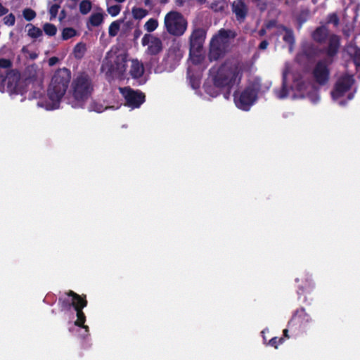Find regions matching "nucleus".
Here are the masks:
<instances>
[{
    "label": "nucleus",
    "mask_w": 360,
    "mask_h": 360,
    "mask_svg": "<svg viewBox=\"0 0 360 360\" xmlns=\"http://www.w3.org/2000/svg\"><path fill=\"white\" fill-rule=\"evenodd\" d=\"M275 95L279 99L308 98L314 103L320 98L317 89L288 64L285 65L283 71L282 86L275 90Z\"/></svg>",
    "instance_id": "1"
},
{
    "label": "nucleus",
    "mask_w": 360,
    "mask_h": 360,
    "mask_svg": "<svg viewBox=\"0 0 360 360\" xmlns=\"http://www.w3.org/2000/svg\"><path fill=\"white\" fill-rule=\"evenodd\" d=\"M212 84H205V91L211 97H216L224 89H230L239 84L241 79V69L233 61H227L220 67H214L210 70Z\"/></svg>",
    "instance_id": "2"
},
{
    "label": "nucleus",
    "mask_w": 360,
    "mask_h": 360,
    "mask_svg": "<svg viewBox=\"0 0 360 360\" xmlns=\"http://www.w3.org/2000/svg\"><path fill=\"white\" fill-rule=\"evenodd\" d=\"M70 79V72L68 69L58 70L51 79L46 96L37 102V106L46 110L58 108L68 89Z\"/></svg>",
    "instance_id": "3"
},
{
    "label": "nucleus",
    "mask_w": 360,
    "mask_h": 360,
    "mask_svg": "<svg viewBox=\"0 0 360 360\" xmlns=\"http://www.w3.org/2000/svg\"><path fill=\"white\" fill-rule=\"evenodd\" d=\"M11 62L7 59H0V91H6L12 98L20 96L19 101H23L26 96L27 83L20 79V75L14 71H9Z\"/></svg>",
    "instance_id": "4"
},
{
    "label": "nucleus",
    "mask_w": 360,
    "mask_h": 360,
    "mask_svg": "<svg viewBox=\"0 0 360 360\" xmlns=\"http://www.w3.org/2000/svg\"><path fill=\"white\" fill-rule=\"evenodd\" d=\"M68 295L70 302L77 312V320L70 327V331L80 338H86L89 335V327L84 325L86 316L82 309L86 306V300L73 292H70Z\"/></svg>",
    "instance_id": "5"
},
{
    "label": "nucleus",
    "mask_w": 360,
    "mask_h": 360,
    "mask_svg": "<svg viewBox=\"0 0 360 360\" xmlns=\"http://www.w3.org/2000/svg\"><path fill=\"white\" fill-rule=\"evenodd\" d=\"M127 62V56L125 53L117 54L112 49L107 53L103 61L101 70L106 75L122 77L126 72Z\"/></svg>",
    "instance_id": "6"
},
{
    "label": "nucleus",
    "mask_w": 360,
    "mask_h": 360,
    "mask_svg": "<svg viewBox=\"0 0 360 360\" xmlns=\"http://www.w3.org/2000/svg\"><path fill=\"white\" fill-rule=\"evenodd\" d=\"M92 88L87 77L81 75L72 83V96L69 99V103L72 108H83L89 100Z\"/></svg>",
    "instance_id": "7"
},
{
    "label": "nucleus",
    "mask_w": 360,
    "mask_h": 360,
    "mask_svg": "<svg viewBox=\"0 0 360 360\" xmlns=\"http://www.w3.org/2000/svg\"><path fill=\"white\" fill-rule=\"evenodd\" d=\"M354 79L352 75H343L336 81L331 91V97L334 102L338 105H345L353 98L354 91L353 85Z\"/></svg>",
    "instance_id": "8"
},
{
    "label": "nucleus",
    "mask_w": 360,
    "mask_h": 360,
    "mask_svg": "<svg viewBox=\"0 0 360 360\" xmlns=\"http://www.w3.org/2000/svg\"><path fill=\"white\" fill-rule=\"evenodd\" d=\"M164 27L167 32L174 37H181L187 30L188 22L179 12L172 11L164 18Z\"/></svg>",
    "instance_id": "9"
},
{
    "label": "nucleus",
    "mask_w": 360,
    "mask_h": 360,
    "mask_svg": "<svg viewBox=\"0 0 360 360\" xmlns=\"http://www.w3.org/2000/svg\"><path fill=\"white\" fill-rule=\"evenodd\" d=\"M236 37V33L232 30H221L215 35L210 42V59L217 60L220 57L230 42V40Z\"/></svg>",
    "instance_id": "10"
},
{
    "label": "nucleus",
    "mask_w": 360,
    "mask_h": 360,
    "mask_svg": "<svg viewBox=\"0 0 360 360\" xmlns=\"http://www.w3.org/2000/svg\"><path fill=\"white\" fill-rule=\"evenodd\" d=\"M205 32L202 28H193L190 37V59L195 64L200 63L204 58L202 46Z\"/></svg>",
    "instance_id": "11"
},
{
    "label": "nucleus",
    "mask_w": 360,
    "mask_h": 360,
    "mask_svg": "<svg viewBox=\"0 0 360 360\" xmlns=\"http://www.w3.org/2000/svg\"><path fill=\"white\" fill-rule=\"evenodd\" d=\"M257 99V89L255 86H248L241 91L234 94V103L240 110L248 111Z\"/></svg>",
    "instance_id": "12"
},
{
    "label": "nucleus",
    "mask_w": 360,
    "mask_h": 360,
    "mask_svg": "<svg viewBox=\"0 0 360 360\" xmlns=\"http://www.w3.org/2000/svg\"><path fill=\"white\" fill-rule=\"evenodd\" d=\"M141 45L146 47V54L151 56L158 55L163 49L162 39L153 34H145L141 39Z\"/></svg>",
    "instance_id": "13"
},
{
    "label": "nucleus",
    "mask_w": 360,
    "mask_h": 360,
    "mask_svg": "<svg viewBox=\"0 0 360 360\" xmlns=\"http://www.w3.org/2000/svg\"><path fill=\"white\" fill-rule=\"evenodd\" d=\"M126 101V105L131 109L138 108L145 101V95L141 91H134L130 88H120Z\"/></svg>",
    "instance_id": "14"
},
{
    "label": "nucleus",
    "mask_w": 360,
    "mask_h": 360,
    "mask_svg": "<svg viewBox=\"0 0 360 360\" xmlns=\"http://www.w3.org/2000/svg\"><path fill=\"white\" fill-rule=\"evenodd\" d=\"M314 77L318 83L323 84L328 82L329 72L326 64L319 63L314 71Z\"/></svg>",
    "instance_id": "15"
},
{
    "label": "nucleus",
    "mask_w": 360,
    "mask_h": 360,
    "mask_svg": "<svg viewBox=\"0 0 360 360\" xmlns=\"http://www.w3.org/2000/svg\"><path fill=\"white\" fill-rule=\"evenodd\" d=\"M104 13L101 8H98L96 11L93 12L86 22L88 29L94 27H98L103 22Z\"/></svg>",
    "instance_id": "16"
},
{
    "label": "nucleus",
    "mask_w": 360,
    "mask_h": 360,
    "mask_svg": "<svg viewBox=\"0 0 360 360\" xmlns=\"http://www.w3.org/2000/svg\"><path fill=\"white\" fill-rule=\"evenodd\" d=\"M130 62L129 74L134 79H140L144 72V67L141 62L137 59H133Z\"/></svg>",
    "instance_id": "17"
},
{
    "label": "nucleus",
    "mask_w": 360,
    "mask_h": 360,
    "mask_svg": "<svg viewBox=\"0 0 360 360\" xmlns=\"http://www.w3.org/2000/svg\"><path fill=\"white\" fill-rule=\"evenodd\" d=\"M233 11L238 20H243L247 13V8L243 1H237L233 4Z\"/></svg>",
    "instance_id": "18"
},
{
    "label": "nucleus",
    "mask_w": 360,
    "mask_h": 360,
    "mask_svg": "<svg viewBox=\"0 0 360 360\" xmlns=\"http://www.w3.org/2000/svg\"><path fill=\"white\" fill-rule=\"evenodd\" d=\"M339 37L336 35H331L329 39V46L327 54L329 57L333 56L338 52L339 47Z\"/></svg>",
    "instance_id": "19"
},
{
    "label": "nucleus",
    "mask_w": 360,
    "mask_h": 360,
    "mask_svg": "<svg viewBox=\"0 0 360 360\" xmlns=\"http://www.w3.org/2000/svg\"><path fill=\"white\" fill-rule=\"evenodd\" d=\"M294 319L297 321L302 324L309 323L311 321L310 316L305 311L304 309H300L297 311Z\"/></svg>",
    "instance_id": "20"
},
{
    "label": "nucleus",
    "mask_w": 360,
    "mask_h": 360,
    "mask_svg": "<svg viewBox=\"0 0 360 360\" xmlns=\"http://www.w3.org/2000/svg\"><path fill=\"white\" fill-rule=\"evenodd\" d=\"M148 11L139 6H134L131 9V15L135 20H141L147 16Z\"/></svg>",
    "instance_id": "21"
},
{
    "label": "nucleus",
    "mask_w": 360,
    "mask_h": 360,
    "mask_svg": "<svg viewBox=\"0 0 360 360\" xmlns=\"http://www.w3.org/2000/svg\"><path fill=\"white\" fill-rule=\"evenodd\" d=\"M328 34V30L326 27L322 26L318 27L313 33V38L317 41H322L326 37Z\"/></svg>",
    "instance_id": "22"
},
{
    "label": "nucleus",
    "mask_w": 360,
    "mask_h": 360,
    "mask_svg": "<svg viewBox=\"0 0 360 360\" xmlns=\"http://www.w3.org/2000/svg\"><path fill=\"white\" fill-rule=\"evenodd\" d=\"M281 34L283 35V40L290 45V51L292 50V45L294 43V37L291 30L282 27Z\"/></svg>",
    "instance_id": "23"
},
{
    "label": "nucleus",
    "mask_w": 360,
    "mask_h": 360,
    "mask_svg": "<svg viewBox=\"0 0 360 360\" xmlns=\"http://www.w3.org/2000/svg\"><path fill=\"white\" fill-rule=\"evenodd\" d=\"M159 23L157 19L150 18L144 24L143 28L147 31L148 34H151L158 27Z\"/></svg>",
    "instance_id": "24"
},
{
    "label": "nucleus",
    "mask_w": 360,
    "mask_h": 360,
    "mask_svg": "<svg viewBox=\"0 0 360 360\" xmlns=\"http://www.w3.org/2000/svg\"><path fill=\"white\" fill-rule=\"evenodd\" d=\"M86 44L84 43H78L74 49V54L76 58H81L85 53Z\"/></svg>",
    "instance_id": "25"
},
{
    "label": "nucleus",
    "mask_w": 360,
    "mask_h": 360,
    "mask_svg": "<svg viewBox=\"0 0 360 360\" xmlns=\"http://www.w3.org/2000/svg\"><path fill=\"white\" fill-rule=\"evenodd\" d=\"M121 8L120 5H109L108 1L107 2V11L112 17L117 16L120 13Z\"/></svg>",
    "instance_id": "26"
},
{
    "label": "nucleus",
    "mask_w": 360,
    "mask_h": 360,
    "mask_svg": "<svg viewBox=\"0 0 360 360\" xmlns=\"http://www.w3.org/2000/svg\"><path fill=\"white\" fill-rule=\"evenodd\" d=\"M91 9V3L89 0H83L79 4V11L82 14H87Z\"/></svg>",
    "instance_id": "27"
},
{
    "label": "nucleus",
    "mask_w": 360,
    "mask_h": 360,
    "mask_svg": "<svg viewBox=\"0 0 360 360\" xmlns=\"http://www.w3.org/2000/svg\"><path fill=\"white\" fill-rule=\"evenodd\" d=\"M120 28V23L118 21L112 22L109 26V35L111 37H115L117 34Z\"/></svg>",
    "instance_id": "28"
},
{
    "label": "nucleus",
    "mask_w": 360,
    "mask_h": 360,
    "mask_svg": "<svg viewBox=\"0 0 360 360\" xmlns=\"http://www.w3.org/2000/svg\"><path fill=\"white\" fill-rule=\"evenodd\" d=\"M76 30L71 27L64 28L62 31V38L64 40L70 39L76 35Z\"/></svg>",
    "instance_id": "29"
},
{
    "label": "nucleus",
    "mask_w": 360,
    "mask_h": 360,
    "mask_svg": "<svg viewBox=\"0 0 360 360\" xmlns=\"http://www.w3.org/2000/svg\"><path fill=\"white\" fill-rule=\"evenodd\" d=\"M43 29L44 32L49 36H54L57 32L56 27L50 23L44 24Z\"/></svg>",
    "instance_id": "30"
},
{
    "label": "nucleus",
    "mask_w": 360,
    "mask_h": 360,
    "mask_svg": "<svg viewBox=\"0 0 360 360\" xmlns=\"http://www.w3.org/2000/svg\"><path fill=\"white\" fill-rule=\"evenodd\" d=\"M28 34L32 38H37L42 34V32L39 28L30 25L28 29Z\"/></svg>",
    "instance_id": "31"
},
{
    "label": "nucleus",
    "mask_w": 360,
    "mask_h": 360,
    "mask_svg": "<svg viewBox=\"0 0 360 360\" xmlns=\"http://www.w3.org/2000/svg\"><path fill=\"white\" fill-rule=\"evenodd\" d=\"M110 107L108 106H103L101 104H98L96 103H93L91 106L89 107V110L91 111H95V112H103L105 110L109 108Z\"/></svg>",
    "instance_id": "32"
},
{
    "label": "nucleus",
    "mask_w": 360,
    "mask_h": 360,
    "mask_svg": "<svg viewBox=\"0 0 360 360\" xmlns=\"http://www.w3.org/2000/svg\"><path fill=\"white\" fill-rule=\"evenodd\" d=\"M22 15H23V17L27 20H32V19H34L36 16V13L35 12L30 9V8H26L23 11V13H22Z\"/></svg>",
    "instance_id": "33"
},
{
    "label": "nucleus",
    "mask_w": 360,
    "mask_h": 360,
    "mask_svg": "<svg viewBox=\"0 0 360 360\" xmlns=\"http://www.w3.org/2000/svg\"><path fill=\"white\" fill-rule=\"evenodd\" d=\"M15 16L11 13L4 18V22L5 25L12 26L15 23Z\"/></svg>",
    "instance_id": "34"
},
{
    "label": "nucleus",
    "mask_w": 360,
    "mask_h": 360,
    "mask_svg": "<svg viewBox=\"0 0 360 360\" xmlns=\"http://www.w3.org/2000/svg\"><path fill=\"white\" fill-rule=\"evenodd\" d=\"M283 342V338H271L269 342L268 345L275 347L276 349L278 347V345L281 344Z\"/></svg>",
    "instance_id": "35"
},
{
    "label": "nucleus",
    "mask_w": 360,
    "mask_h": 360,
    "mask_svg": "<svg viewBox=\"0 0 360 360\" xmlns=\"http://www.w3.org/2000/svg\"><path fill=\"white\" fill-rule=\"evenodd\" d=\"M59 6L57 4L52 5L49 9V13L51 15V20L55 18L58 14Z\"/></svg>",
    "instance_id": "36"
},
{
    "label": "nucleus",
    "mask_w": 360,
    "mask_h": 360,
    "mask_svg": "<svg viewBox=\"0 0 360 360\" xmlns=\"http://www.w3.org/2000/svg\"><path fill=\"white\" fill-rule=\"evenodd\" d=\"M354 61L356 65L359 66L360 65V49H358L355 51L354 55Z\"/></svg>",
    "instance_id": "37"
},
{
    "label": "nucleus",
    "mask_w": 360,
    "mask_h": 360,
    "mask_svg": "<svg viewBox=\"0 0 360 360\" xmlns=\"http://www.w3.org/2000/svg\"><path fill=\"white\" fill-rule=\"evenodd\" d=\"M328 22L333 23L335 25L338 24V18L335 14H331L328 18Z\"/></svg>",
    "instance_id": "38"
},
{
    "label": "nucleus",
    "mask_w": 360,
    "mask_h": 360,
    "mask_svg": "<svg viewBox=\"0 0 360 360\" xmlns=\"http://www.w3.org/2000/svg\"><path fill=\"white\" fill-rule=\"evenodd\" d=\"M58 61V58H56V57H51L49 60V65L50 66H53V65H56Z\"/></svg>",
    "instance_id": "39"
},
{
    "label": "nucleus",
    "mask_w": 360,
    "mask_h": 360,
    "mask_svg": "<svg viewBox=\"0 0 360 360\" xmlns=\"http://www.w3.org/2000/svg\"><path fill=\"white\" fill-rule=\"evenodd\" d=\"M8 13V9L0 4V16H2Z\"/></svg>",
    "instance_id": "40"
},
{
    "label": "nucleus",
    "mask_w": 360,
    "mask_h": 360,
    "mask_svg": "<svg viewBox=\"0 0 360 360\" xmlns=\"http://www.w3.org/2000/svg\"><path fill=\"white\" fill-rule=\"evenodd\" d=\"M268 45L269 43L266 40L262 41L259 44V49L262 50H265L267 48Z\"/></svg>",
    "instance_id": "41"
},
{
    "label": "nucleus",
    "mask_w": 360,
    "mask_h": 360,
    "mask_svg": "<svg viewBox=\"0 0 360 360\" xmlns=\"http://www.w3.org/2000/svg\"><path fill=\"white\" fill-rule=\"evenodd\" d=\"M259 34L260 36H263L266 34V30L264 29H262L259 30Z\"/></svg>",
    "instance_id": "42"
},
{
    "label": "nucleus",
    "mask_w": 360,
    "mask_h": 360,
    "mask_svg": "<svg viewBox=\"0 0 360 360\" xmlns=\"http://www.w3.org/2000/svg\"><path fill=\"white\" fill-rule=\"evenodd\" d=\"M184 3V0H176V4L179 6H182Z\"/></svg>",
    "instance_id": "43"
},
{
    "label": "nucleus",
    "mask_w": 360,
    "mask_h": 360,
    "mask_svg": "<svg viewBox=\"0 0 360 360\" xmlns=\"http://www.w3.org/2000/svg\"><path fill=\"white\" fill-rule=\"evenodd\" d=\"M144 4L146 6H150L151 5V1L150 0H144Z\"/></svg>",
    "instance_id": "44"
},
{
    "label": "nucleus",
    "mask_w": 360,
    "mask_h": 360,
    "mask_svg": "<svg viewBox=\"0 0 360 360\" xmlns=\"http://www.w3.org/2000/svg\"><path fill=\"white\" fill-rule=\"evenodd\" d=\"M266 331H268V329H266V330H264L262 333V335H263V340L265 342L266 341V338L264 336V333H266Z\"/></svg>",
    "instance_id": "45"
},
{
    "label": "nucleus",
    "mask_w": 360,
    "mask_h": 360,
    "mask_svg": "<svg viewBox=\"0 0 360 360\" xmlns=\"http://www.w3.org/2000/svg\"><path fill=\"white\" fill-rule=\"evenodd\" d=\"M115 1L116 2H117V3L121 4V3L124 2L126 0H115Z\"/></svg>",
    "instance_id": "46"
},
{
    "label": "nucleus",
    "mask_w": 360,
    "mask_h": 360,
    "mask_svg": "<svg viewBox=\"0 0 360 360\" xmlns=\"http://www.w3.org/2000/svg\"><path fill=\"white\" fill-rule=\"evenodd\" d=\"M307 282L309 283V286H310V285H313V283H312V282H311V279L307 280Z\"/></svg>",
    "instance_id": "47"
},
{
    "label": "nucleus",
    "mask_w": 360,
    "mask_h": 360,
    "mask_svg": "<svg viewBox=\"0 0 360 360\" xmlns=\"http://www.w3.org/2000/svg\"><path fill=\"white\" fill-rule=\"evenodd\" d=\"M146 82V80L144 79H142L139 82L141 84V83H144Z\"/></svg>",
    "instance_id": "48"
},
{
    "label": "nucleus",
    "mask_w": 360,
    "mask_h": 360,
    "mask_svg": "<svg viewBox=\"0 0 360 360\" xmlns=\"http://www.w3.org/2000/svg\"><path fill=\"white\" fill-rule=\"evenodd\" d=\"M287 332H288V330H284V331H283L284 335H285V336H287Z\"/></svg>",
    "instance_id": "49"
},
{
    "label": "nucleus",
    "mask_w": 360,
    "mask_h": 360,
    "mask_svg": "<svg viewBox=\"0 0 360 360\" xmlns=\"http://www.w3.org/2000/svg\"><path fill=\"white\" fill-rule=\"evenodd\" d=\"M193 88H195L196 86L194 85V84H192Z\"/></svg>",
    "instance_id": "50"
},
{
    "label": "nucleus",
    "mask_w": 360,
    "mask_h": 360,
    "mask_svg": "<svg viewBox=\"0 0 360 360\" xmlns=\"http://www.w3.org/2000/svg\"><path fill=\"white\" fill-rule=\"evenodd\" d=\"M155 72H160V71H159L158 70H155Z\"/></svg>",
    "instance_id": "51"
},
{
    "label": "nucleus",
    "mask_w": 360,
    "mask_h": 360,
    "mask_svg": "<svg viewBox=\"0 0 360 360\" xmlns=\"http://www.w3.org/2000/svg\"><path fill=\"white\" fill-rule=\"evenodd\" d=\"M243 0H238V1H242Z\"/></svg>",
    "instance_id": "52"
}]
</instances>
